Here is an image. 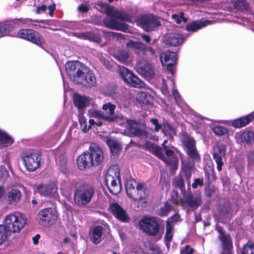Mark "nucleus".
Masks as SVG:
<instances>
[{
	"instance_id": "f257e3e1",
	"label": "nucleus",
	"mask_w": 254,
	"mask_h": 254,
	"mask_svg": "<svg viewBox=\"0 0 254 254\" xmlns=\"http://www.w3.org/2000/svg\"><path fill=\"white\" fill-rule=\"evenodd\" d=\"M66 68L68 74L73 75V80L75 83L87 88L96 85V78L93 71L79 62L68 63Z\"/></svg>"
},
{
	"instance_id": "f03ea898",
	"label": "nucleus",
	"mask_w": 254,
	"mask_h": 254,
	"mask_svg": "<svg viewBox=\"0 0 254 254\" xmlns=\"http://www.w3.org/2000/svg\"><path fill=\"white\" fill-rule=\"evenodd\" d=\"M97 4L102 9L101 10L102 12L106 13L107 17L104 20V23L106 27L120 30H125L127 29L126 25L122 23L119 20L127 21V14L103 2H99Z\"/></svg>"
},
{
	"instance_id": "7ed1b4c3",
	"label": "nucleus",
	"mask_w": 254,
	"mask_h": 254,
	"mask_svg": "<svg viewBox=\"0 0 254 254\" xmlns=\"http://www.w3.org/2000/svg\"><path fill=\"white\" fill-rule=\"evenodd\" d=\"M147 146L151 148L153 154L170 166L172 172L175 173L178 167L179 159L177 157L173 156L175 153L173 150L174 146L169 145L162 149L161 147L151 142L148 143Z\"/></svg>"
},
{
	"instance_id": "20e7f679",
	"label": "nucleus",
	"mask_w": 254,
	"mask_h": 254,
	"mask_svg": "<svg viewBox=\"0 0 254 254\" xmlns=\"http://www.w3.org/2000/svg\"><path fill=\"white\" fill-rule=\"evenodd\" d=\"M120 171L118 165H113L108 169L105 177V183L110 192L119 194L122 189L120 181Z\"/></svg>"
},
{
	"instance_id": "39448f33",
	"label": "nucleus",
	"mask_w": 254,
	"mask_h": 254,
	"mask_svg": "<svg viewBox=\"0 0 254 254\" xmlns=\"http://www.w3.org/2000/svg\"><path fill=\"white\" fill-rule=\"evenodd\" d=\"M27 222L26 217L22 213L14 212L6 216L3 225L8 233H18L23 229Z\"/></svg>"
},
{
	"instance_id": "423d86ee",
	"label": "nucleus",
	"mask_w": 254,
	"mask_h": 254,
	"mask_svg": "<svg viewBox=\"0 0 254 254\" xmlns=\"http://www.w3.org/2000/svg\"><path fill=\"white\" fill-rule=\"evenodd\" d=\"M126 190L127 195L135 201L145 200L147 195L145 192V186L143 183H138L135 180H127Z\"/></svg>"
},
{
	"instance_id": "0eeeda50",
	"label": "nucleus",
	"mask_w": 254,
	"mask_h": 254,
	"mask_svg": "<svg viewBox=\"0 0 254 254\" xmlns=\"http://www.w3.org/2000/svg\"><path fill=\"white\" fill-rule=\"evenodd\" d=\"M94 194V189L88 185L79 187L74 193V201L76 204L84 207L91 200Z\"/></svg>"
},
{
	"instance_id": "6e6552de",
	"label": "nucleus",
	"mask_w": 254,
	"mask_h": 254,
	"mask_svg": "<svg viewBox=\"0 0 254 254\" xmlns=\"http://www.w3.org/2000/svg\"><path fill=\"white\" fill-rule=\"evenodd\" d=\"M141 229L149 236H158V239L162 237L160 233L159 225L154 217H144L140 222Z\"/></svg>"
},
{
	"instance_id": "1a4fd4ad",
	"label": "nucleus",
	"mask_w": 254,
	"mask_h": 254,
	"mask_svg": "<svg viewBox=\"0 0 254 254\" xmlns=\"http://www.w3.org/2000/svg\"><path fill=\"white\" fill-rule=\"evenodd\" d=\"M173 201L176 205L181 204L183 206L195 209L201 204V197L199 193L189 192L185 193L182 199L173 198Z\"/></svg>"
},
{
	"instance_id": "9d476101",
	"label": "nucleus",
	"mask_w": 254,
	"mask_h": 254,
	"mask_svg": "<svg viewBox=\"0 0 254 254\" xmlns=\"http://www.w3.org/2000/svg\"><path fill=\"white\" fill-rule=\"evenodd\" d=\"M116 106L111 102L105 103L102 106V111L92 110L89 112L90 116L97 119H102L108 122L114 120L115 110Z\"/></svg>"
},
{
	"instance_id": "9b49d317",
	"label": "nucleus",
	"mask_w": 254,
	"mask_h": 254,
	"mask_svg": "<svg viewBox=\"0 0 254 254\" xmlns=\"http://www.w3.org/2000/svg\"><path fill=\"white\" fill-rule=\"evenodd\" d=\"M41 156L37 151L26 152L22 157L23 164L30 172L38 169L41 165Z\"/></svg>"
},
{
	"instance_id": "f8f14e48",
	"label": "nucleus",
	"mask_w": 254,
	"mask_h": 254,
	"mask_svg": "<svg viewBox=\"0 0 254 254\" xmlns=\"http://www.w3.org/2000/svg\"><path fill=\"white\" fill-rule=\"evenodd\" d=\"M119 73L126 82L132 87L142 88L145 86V83L142 80L124 66L120 67Z\"/></svg>"
},
{
	"instance_id": "ddd939ff",
	"label": "nucleus",
	"mask_w": 254,
	"mask_h": 254,
	"mask_svg": "<svg viewBox=\"0 0 254 254\" xmlns=\"http://www.w3.org/2000/svg\"><path fill=\"white\" fill-rule=\"evenodd\" d=\"M18 37L29 41L38 46L45 43L44 38L37 32L31 29H22L18 32Z\"/></svg>"
},
{
	"instance_id": "4468645a",
	"label": "nucleus",
	"mask_w": 254,
	"mask_h": 254,
	"mask_svg": "<svg viewBox=\"0 0 254 254\" xmlns=\"http://www.w3.org/2000/svg\"><path fill=\"white\" fill-rule=\"evenodd\" d=\"M37 22V23H43L45 22L44 20H32L30 18H25V19H19L15 20L13 21H9L6 22L4 23H3L2 25L4 27L6 32L7 34H9V32L12 31L14 29L17 28L19 25L20 24H27L28 25H30L31 24L32 22Z\"/></svg>"
},
{
	"instance_id": "2eb2a0df",
	"label": "nucleus",
	"mask_w": 254,
	"mask_h": 254,
	"mask_svg": "<svg viewBox=\"0 0 254 254\" xmlns=\"http://www.w3.org/2000/svg\"><path fill=\"white\" fill-rule=\"evenodd\" d=\"M226 146L224 144H217L214 148L213 153V158L217 164V169L219 171L222 169L224 163L222 158L226 155Z\"/></svg>"
},
{
	"instance_id": "dca6fc26",
	"label": "nucleus",
	"mask_w": 254,
	"mask_h": 254,
	"mask_svg": "<svg viewBox=\"0 0 254 254\" xmlns=\"http://www.w3.org/2000/svg\"><path fill=\"white\" fill-rule=\"evenodd\" d=\"M127 127L130 132L135 136L143 137L147 135L143 125L138 124L136 121H127Z\"/></svg>"
},
{
	"instance_id": "f3484780",
	"label": "nucleus",
	"mask_w": 254,
	"mask_h": 254,
	"mask_svg": "<svg viewBox=\"0 0 254 254\" xmlns=\"http://www.w3.org/2000/svg\"><path fill=\"white\" fill-rule=\"evenodd\" d=\"M139 23L141 27L147 31H151L160 25V22L153 15L142 16Z\"/></svg>"
},
{
	"instance_id": "a211bd4d",
	"label": "nucleus",
	"mask_w": 254,
	"mask_h": 254,
	"mask_svg": "<svg viewBox=\"0 0 254 254\" xmlns=\"http://www.w3.org/2000/svg\"><path fill=\"white\" fill-rule=\"evenodd\" d=\"M177 54L176 52L166 51L160 57V60L164 66H167L172 73H173V65L176 64Z\"/></svg>"
},
{
	"instance_id": "6ab92c4d",
	"label": "nucleus",
	"mask_w": 254,
	"mask_h": 254,
	"mask_svg": "<svg viewBox=\"0 0 254 254\" xmlns=\"http://www.w3.org/2000/svg\"><path fill=\"white\" fill-rule=\"evenodd\" d=\"M217 231L219 233L218 238L221 242V247L224 251L221 254H230L233 246L230 235L226 234L221 228H218Z\"/></svg>"
},
{
	"instance_id": "aec40b11",
	"label": "nucleus",
	"mask_w": 254,
	"mask_h": 254,
	"mask_svg": "<svg viewBox=\"0 0 254 254\" xmlns=\"http://www.w3.org/2000/svg\"><path fill=\"white\" fill-rule=\"evenodd\" d=\"M236 139L239 143L252 145L254 144V130L246 128L244 131L237 133Z\"/></svg>"
},
{
	"instance_id": "412c9836",
	"label": "nucleus",
	"mask_w": 254,
	"mask_h": 254,
	"mask_svg": "<svg viewBox=\"0 0 254 254\" xmlns=\"http://www.w3.org/2000/svg\"><path fill=\"white\" fill-rule=\"evenodd\" d=\"M87 153L93 162V166H98L102 162L104 158L103 153L99 147L95 145L91 146L89 152Z\"/></svg>"
},
{
	"instance_id": "4be33fe9",
	"label": "nucleus",
	"mask_w": 254,
	"mask_h": 254,
	"mask_svg": "<svg viewBox=\"0 0 254 254\" xmlns=\"http://www.w3.org/2000/svg\"><path fill=\"white\" fill-rule=\"evenodd\" d=\"M21 191L17 189H12L9 190L5 196L6 203L11 206H16L21 200Z\"/></svg>"
},
{
	"instance_id": "5701e85b",
	"label": "nucleus",
	"mask_w": 254,
	"mask_h": 254,
	"mask_svg": "<svg viewBox=\"0 0 254 254\" xmlns=\"http://www.w3.org/2000/svg\"><path fill=\"white\" fill-rule=\"evenodd\" d=\"M183 142L186 147L187 152L189 156L194 159L197 158L198 154L196 149L195 141L193 138L186 136L184 138Z\"/></svg>"
},
{
	"instance_id": "b1692460",
	"label": "nucleus",
	"mask_w": 254,
	"mask_h": 254,
	"mask_svg": "<svg viewBox=\"0 0 254 254\" xmlns=\"http://www.w3.org/2000/svg\"><path fill=\"white\" fill-rule=\"evenodd\" d=\"M38 218L42 221H51L57 219L56 210L53 208H47L41 210L38 213Z\"/></svg>"
},
{
	"instance_id": "393cba45",
	"label": "nucleus",
	"mask_w": 254,
	"mask_h": 254,
	"mask_svg": "<svg viewBox=\"0 0 254 254\" xmlns=\"http://www.w3.org/2000/svg\"><path fill=\"white\" fill-rule=\"evenodd\" d=\"M113 214L119 220L122 221H127L129 219L123 208L118 203H113L110 205Z\"/></svg>"
},
{
	"instance_id": "a878e982",
	"label": "nucleus",
	"mask_w": 254,
	"mask_h": 254,
	"mask_svg": "<svg viewBox=\"0 0 254 254\" xmlns=\"http://www.w3.org/2000/svg\"><path fill=\"white\" fill-rule=\"evenodd\" d=\"M136 71L138 73L145 78H151L155 75L154 70L152 65L148 63L144 65H137L136 66Z\"/></svg>"
},
{
	"instance_id": "bb28decb",
	"label": "nucleus",
	"mask_w": 254,
	"mask_h": 254,
	"mask_svg": "<svg viewBox=\"0 0 254 254\" xmlns=\"http://www.w3.org/2000/svg\"><path fill=\"white\" fill-rule=\"evenodd\" d=\"M90 157L88 156L87 152L82 154L77 159V165L78 169L83 170L86 168H89L93 166V162H91Z\"/></svg>"
},
{
	"instance_id": "cd10ccee",
	"label": "nucleus",
	"mask_w": 254,
	"mask_h": 254,
	"mask_svg": "<svg viewBox=\"0 0 254 254\" xmlns=\"http://www.w3.org/2000/svg\"><path fill=\"white\" fill-rule=\"evenodd\" d=\"M254 119V115L251 113L234 120L232 126L235 128H242L248 125Z\"/></svg>"
},
{
	"instance_id": "c85d7f7f",
	"label": "nucleus",
	"mask_w": 254,
	"mask_h": 254,
	"mask_svg": "<svg viewBox=\"0 0 254 254\" xmlns=\"http://www.w3.org/2000/svg\"><path fill=\"white\" fill-rule=\"evenodd\" d=\"M104 228L102 226H97L95 227L92 232L90 234V240L95 244H98L102 240Z\"/></svg>"
},
{
	"instance_id": "c756f323",
	"label": "nucleus",
	"mask_w": 254,
	"mask_h": 254,
	"mask_svg": "<svg viewBox=\"0 0 254 254\" xmlns=\"http://www.w3.org/2000/svg\"><path fill=\"white\" fill-rule=\"evenodd\" d=\"M37 191L44 196H49L52 192L57 190L56 185L54 183L40 184L37 187Z\"/></svg>"
},
{
	"instance_id": "7c9ffc66",
	"label": "nucleus",
	"mask_w": 254,
	"mask_h": 254,
	"mask_svg": "<svg viewBox=\"0 0 254 254\" xmlns=\"http://www.w3.org/2000/svg\"><path fill=\"white\" fill-rule=\"evenodd\" d=\"M126 45L127 49L133 51L137 54L145 52L147 48L146 46L143 43L132 40L127 42Z\"/></svg>"
},
{
	"instance_id": "2f4dec72",
	"label": "nucleus",
	"mask_w": 254,
	"mask_h": 254,
	"mask_svg": "<svg viewBox=\"0 0 254 254\" xmlns=\"http://www.w3.org/2000/svg\"><path fill=\"white\" fill-rule=\"evenodd\" d=\"M184 36L179 33L170 34L167 39V44L171 46H177L184 42Z\"/></svg>"
},
{
	"instance_id": "473e14b6",
	"label": "nucleus",
	"mask_w": 254,
	"mask_h": 254,
	"mask_svg": "<svg viewBox=\"0 0 254 254\" xmlns=\"http://www.w3.org/2000/svg\"><path fill=\"white\" fill-rule=\"evenodd\" d=\"M209 24V21L207 20L201 21H195L190 23L188 24L186 26V29L188 31H196L202 27L206 26Z\"/></svg>"
},
{
	"instance_id": "72a5a7b5",
	"label": "nucleus",
	"mask_w": 254,
	"mask_h": 254,
	"mask_svg": "<svg viewBox=\"0 0 254 254\" xmlns=\"http://www.w3.org/2000/svg\"><path fill=\"white\" fill-rule=\"evenodd\" d=\"M13 142L12 137L6 132L0 129V148L8 147Z\"/></svg>"
},
{
	"instance_id": "f704fd0d",
	"label": "nucleus",
	"mask_w": 254,
	"mask_h": 254,
	"mask_svg": "<svg viewBox=\"0 0 254 254\" xmlns=\"http://www.w3.org/2000/svg\"><path fill=\"white\" fill-rule=\"evenodd\" d=\"M73 102L75 106L78 109H82L89 104V100L87 98L79 95L74 96Z\"/></svg>"
},
{
	"instance_id": "c9c22d12",
	"label": "nucleus",
	"mask_w": 254,
	"mask_h": 254,
	"mask_svg": "<svg viewBox=\"0 0 254 254\" xmlns=\"http://www.w3.org/2000/svg\"><path fill=\"white\" fill-rule=\"evenodd\" d=\"M106 142L113 153L117 154L120 152L121 146L116 140L108 138L107 139Z\"/></svg>"
},
{
	"instance_id": "e433bc0d",
	"label": "nucleus",
	"mask_w": 254,
	"mask_h": 254,
	"mask_svg": "<svg viewBox=\"0 0 254 254\" xmlns=\"http://www.w3.org/2000/svg\"><path fill=\"white\" fill-rule=\"evenodd\" d=\"M129 57L130 56L128 52L126 51H122L116 55L115 58L119 62L123 64H126L128 62Z\"/></svg>"
},
{
	"instance_id": "4c0bfd02",
	"label": "nucleus",
	"mask_w": 254,
	"mask_h": 254,
	"mask_svg": "<svg viewBox=\"0 0 254 254\" xmlns=\"http://www.w3.org/2000/svg\"><path fill=\"white\" fill-rule=\"evenodd\" d=\"M242 254H254V244L249 241L245 245L242 250Z\"/></svg>"
},
{
	"instance_id": "58836bf2",
	"label": "nucleus",
	"mask_w": 254,
	"mask_h": 254,
	"mask_svg": "<svg viewBox=\"0 0 254 254\" xmlns=\"http://www.w3.org/2000/svg\"><path fill=\"white\" fill-rule=\"evenodd\" d=\"M231 209L230 203L227 201L224 202L223 204H220L218 207V211L222 214L229 213Z\"/></svg>"
},
{
	"instance_id": "ea45409f",
	"label": "nucleus",
	"mask_w": 254,
	"mask_h": 254,
	"mask_svg": "<svg viewBox=\"0 0 254 254\" xmlns=\"http://www.w3.org/2000/svg\"><path fill=\"white\" fill-rule=\"evenodd\" d=\"M248 6V3L245 0H237L234 4L235 8L240 10L247 9Z\"/></svg>"
},
{
	"instance_id": "a19ab883",
	"label": "nucleus",
	"mask_w": 254,
	"mask_h": 254,
	"mask_svg": "<svg viewBox=\"0 0 254 254\" xmlns=\"http://www.w3.org/2000/svg\"><path fill=\"white\" fill-rule=\"evenodd\" d=\"M213 132L217 135H224L227 133V129L222 126H216L212 128Z\"/></svg>"
},
{
	"instance_id": "79ce46f5",
	"label": "nucleus",
	"mask_w": 254,
	"mask_h": 254,
	"mask_svg": "<svg viewBox=\"0 0 254 254\" xmlns=\"http://www.w3.org/2000/svg\"><path fill=\"white\" fill-rule=\"evenodd\" d=\"M81 35L82 37L84 39L93 40L97 43H100L102 39L100 36L94 35L91 33L86 32L82 33Z\"/></svg>"
},
{
	"instance_id": "37998d69",
	"label": "nucleus",
	"mask_w": 254,
	"mask_h": 254,
	"mask_svg": "<svg viewBox=\"0 0 254 254\" xmlns=\"http://www.w3.org/2000/svg\"><path fill=\"white\" fill-rule=\"evenodd\" d=\"M113 118L114 120L110 122H116L120 125H122L125 123L127 124V121L129 120L127 119L125 117L121 114L115 115L114 116Z\"/></svg>"
},
{
	"instance_id": "c03bdc74",
	"label": "nucleus",
	"mask_w": 254,
	"mask_h": 254,
	"mask_svg": "<svg viewBox=\"0 0 254 254\" xmlns=\"http://www.w3.org/2000/svg\"><path fill=\"white\" fill-rule=\"evenodd\" d=\"M8 232L2 225H0V244H2L6 240Z\"/></svg>"
},
{
	"instance_id": "a18cd8bd",
	"label": "nucleus",
	"mask_w": 254,
	"mask_h": 254,
	"mask_svg": "<svg viewBox=\"0 0 254 254\" xmlns=\"http://www.w3.org/2000/svg\"><path fill=\"white\" fill-rule=\"evenodd\" d=\"M171 210V206L169 203H166L163 207L160 208L159 215L161 216H166Z\"/></svg>"
},
{
	"instance_id": "49530a36",
	"label": "nucleus",
	"mask_w": 254,
	"mask_h": 254,
	"mask_svg": "<svg viewBox=\"0 0 254 254\" xmlns=\"http://www.w3.org/2000/svg\"><path fill=\"white\" fill-rule=\"evenodd\" d=\"M174 184L175 187L183 190L185 187V183L183 179L181 176H177L175 178Z\"/></svg>"
},
{
	"instance_id": "de8ad7c7",
	"label": "nucleus",
	"mask_w": 254,
	"mask_h": 254,
	"mask_svg": "<svg viewBox=\"0 0 254 254\" xmlns=\"http://www.w3.org/2000/svg\"><path fill=\"white\" fill-rule=\"evenodd\" d=\"M172 18L178 24L181 23L182 20L184 22H186L187 21V18L184 16L183 12H180L179 14H174L172 15Z\"/></svg>"
},
{
	"instance_id": "09e8293b",
	"label": "nucleus",
	"mask_w": 254,
	"mask_h": 254,
	"mask_svg": "<svg viewBox=\"0 0 254 254\" xmlns=\"http://www.w3.org/2000/svg\"><path fill=\"white\" fill-rule=\"evenodd\" d=\"M194 249L189 245H186L180 250V254H193Z\"/></svg>"
},
{
	"instance_id": "8fccbe9b",
	"label": "nucleus",
	"mask_w": 254,
	"mask_h": 254,
	"mask_svg": "<svg viewBox=\"0 0 254 254\" xmlns=\"http://www.w3.org/2000/svg\"><path fill=\"white\" fill-rule=\"evenodd\" d=\"M8 176V171L6 170L4 167L1 166L0 167V179L4 181L7 179Z\"/></svg>"
},
{
	"instance_id": "3c124183",
	"label": "nucleus",
	"mask_w": 254,
	"mask_h": 254,
	"mask_svg": "<svg viewBox=\"0 0 254 254\" xmlns=\"http://www.w3.org/2000/svg\"><path fill=\"white\" fill-rule=\"evenodd\" d=\"M184 172L185 173V178L187 182V184L189 187H190V179L191 176V171L190 169H186L184 170Z\"/></svg>"
},
{
	"instance_id": "603ef678",
	"label": "nucleus",
	"mask_w": 254,
	"mask_h": 254,
	"mask_svg": "<svg viewBox=\"0 0 254 254\" xmlns=\"http://www.w3.org/2000/svg\"><path fill=\"white\" fill-rule=\"evenodd\" d=\"M180 221V215L177 213H175V214L174 216L169 218L167 220V221H170V222H171L172 224H173L174 225L176 222H179Z\"/></svg>"
},
{
	"instance_id": "864d4df0",
	"label": "nucleus",
	"mask_w": 254,
	"mask_h": 254,
	"mask_svg": "<svg viewBox=\"0 0 254 254\" xmlns=\"http://www.w3.org/2000/svg\"><path fill=\"white\" fill-rule=\"evenodd\" d=\"M173 95L177 104L179 105L182 102V98L177 90H173Z\"/></svg>"
},
{
	"instance_id": "5fc2aeb1",
	"label": "nucleus",
	"mask_w": 254,
	"mask_h": 254,
	"mask_svg": "<svg viewBox=\"0 0 254 254\" xmlns=\"http://www.w3.org/2000/svg\"><path fill=\"white\" fill-rule=\"evenodd\" d=\"M203 185V179H200L199 178L195 179L194 183L192 184V187L193 189H196L198 186H202Z\"/></svg>"
},
{
	"instance_id": "6e6d98bb",
	"label": "nucleus",
	"mask_w": 254,
	"mask_h": 254,
	"mask_svg": "<svg viewBox=\"0 0 254 254\" xmlns=\"http://www.w3.org/2000/svg\"><path fill=\"white\" fill-rule=\"evenodd\" d=\"M78 10L81 12H87L89 9V6L87 4H81L78 6Z\"/></svg>"
},
{
	"instance_id": "4d7b16f0",
	"label": "nucleus",
	"mask_w": 254,
	"mask_h": 254,
	"mask_svg": "<svg viewBox=\"0 0 254 254\" xmlns=\"http://www.w3.org/2000/svg\"><path fill=\"white\" fill-rule=\"evenodd\" d=\"M174 225L170 221H167L166 232L173 233Z\"/></svg>"
},
{
	"instance_id": "13d9d810",
	"label": "nucleus",
	"mask_w": 254,
	"mask_h": 254,
	"mask_svg": "<svg viewBox=\"0 0 254 254\" xmlns=\"http://www.w3.org/2000/svg\"><path fill=\"white\" fill-rule=\"evenodd\" d=\"M173 236V233H166L165 236V242L167 244H169L172 241Z\"/></svg>"
},
{
	"instance_id": "bf43d9fd",
	"label": "nucleus",
	"mask_w": 254,
	"mask_h": 254,
	"mask_svg": "<svg viewBox=\"0 0 254 254\" xmlns=\"http://www.w3.org/2000/svg\"><path fill=\"white\" fill-rule=\"evenodd\" d=\"M151 122L154 125V130L156 131H158L160 127V126L158 124V120L156 119H151Z\"/></svg>"
},
{
	"instance_id": "052dcab7",
	"label": "nucleus",
	"mask_w": 254,
	"mask_h": 254,
	"mask_svg": "<svg viewBox=\"0 0 254 254\" xmlns=\"http://www.w3.org/2000/svg\"><path fill=\"white\" fill-rule=\"evenodd\" d=\"M48 9L49 10V15L53 17L54 15V12L56 9V4L53 3L51 5L48 7Z\"/></svg>"
},
{
	"instance_id": "680f3d73",
	"label": "nucleus",
	"mask_w": 254,
	"mask_h": 254,
	"mask_svg": "<svg viewBox=\"0 0 254 254\" xmlns=\"http://www.w3.org/2000/svg\"><path fill=\"white\" fill-rule=\"evenodd\" d=\"M47 9V7L45 5H42L41 6L38 7L36 9V13L39 14L41 12H45Z\"/></svg>"
},
{
	"instance_id": "e2e57ef3",
	"label": "nucleus",
	"mask_w": 254,
	"mask_h": 254,
	"mask_svg": "<svg viewBox=\"0 0 254 254\" xmlns=\"http://www.w3.org/2000/svg\"><path fill=\"white\" fill-rule=\"evenodd\" d=\"M7 34L5 29L2 24L0 25V37H1Z\"/></svg>"
},
{
	"instance_id": "0e129e2a",
	"label": "nucleus",
	"mask_w": 254,
	"mask_h": 254,
	"mask_svg": "<svg viewBox=\"0 0 254 254\" xmlns=\"http://www.w3.org/2000/svg\"><path fill=\"white\" fill-rule=\"evenodd\" d=\"M40 238V236L39 234H37L35 237H33L32 239L33 243L35 245H37L38 243V240Z\"/></svg>"
},
{
	"instance_id": "69168bd1",
	"label": "nucleus",
	"mask_w": 254,
	"mask_h": 254,
	"mask_svg": "<svg viewBox=\"0 0 254 254\" xmlns=\"http://www.w3.org/2000/svg\"><path fill=\"white\" fill-rule=\"evenodd\" d=\"M141 37L147 43H149L150 42L151 39L149 36L147 35H142Z\"/></svg>"
},
{
	"instance_id": "338daca9",
	"label": "nucleus",
	"mask_w": 254,
	"mask_h": 254,
	"mask_svg": "<svg viewBox=\"0 0 254 254\" xmlns=\"http://www.w3.org/2000/svg\"><path fill=\"white\" fill-rule=\"evenodd\" d=\"M112 35L114 36H116L118 38H120L121 39H124L125 38L124 35L121 33H112Z\"/></svg>"
},
{
	"instance_id": "774afa93",
	"label": "nucleus",
	"mask_w": 254,
	"mask_h": 254,
	"mask_svg": "<svg viewBox=\"0 0 254 254\" xmlns=\"http://www.w3.org/2000/svg\"><path fill=\"white\" fill-rule=\"evenodd\" d=\"M4 192V189L3 186H0V198L3 195Z\"/></svg>"
}]
</instances>
